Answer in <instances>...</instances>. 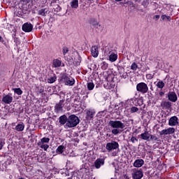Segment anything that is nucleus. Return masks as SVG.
Segmentation results:
<instances>
[{"instance_id":"1","label":"nucleus","mask_w":179,"mask_h":179,"mask_svg":"<svg viewBox=\"0 0 179 179\" xmlns=\"http://www.w3.org/2000/svg\"><path fill=\"white\" fill-rule=\"evenodd\" d=\"M108 125L113 128L111 131L113 135H118V134H121L122 132L121 129L125 128V124L120 120H110Z\"/></svg>"},{"instance_id":"2","label":"nucleus","mask_w":179,"mask_h":179,"mask_svg":"<svg viewBox=\"0 0 179 179\" xmlns=\"http://www.w3.org/2000/svg\"><path fill=\"white\" fill-rule=\"evenodd\" d=\"M79 122H80V120H79L78 116L75 115H71L68 117V122L66 123V127L68 128H74V127H76Z\"/></svg>"},{"instance_id":"3","label":"nucleus","mask_w":179,"mask_h":179,"mask_svg":"<svg viewBox=\"0 0 179 179\" xmlns=\"http://www.w3.org/2000/svg\"><path fill=\"white\" fill-rule=\"evenodd\" d=\"M60 82H62V83H64L66 86H73V85H75V80L69 77L66 74L61 76Z\"/></svg>"},{"instance_id":"4","label":"nucleus","mask_w":179,"mask_h":179,"mask_svg":"<svg viewBox=\"0 0 179 179\" xmlns=\"http://www.w3.org/2000/svg\"><path fill=\"white\" fill-rule=\"evenodd\" d=\"M131 177L134 179H141L143 177V171L136 168L131 169Z\"/></svg>"},{"instance_id":"5","label":"nucleus","mask_w":179,"mask_h":179,"mask_svg":"<svg viewBox=\"0 0 179 179\" xmlns=\"http://www.w3.org/2000/svg\"><path fill=\"white\" fill-rule=\"evenodd\" d=\"M136 90L137 92H140L145 94V93H148L149 90V87H148V85L145 83H140L136 85Z\"/></svg>"},{"instance_id":"6","label":"nucleus","mask_w":179,"mask_h":179,"mask_svg":"<svg viewBox=\"0 0 179 179\" xmlns=\"http://www.w3.org/2000/svg\"><path fill=\"white\" fill-rule=\"evenodd\" d=\"M120 148V145L116 141H111L110 143H108L106 145V149L108 152H112L113 150H115V149H118Z\"/></svg>"},{"instance_id":"7","label":"nucleus","mask_w":179,"mask_h":179,"mask_svg":"<svg viewBox=\"0 0 179 179\" xmlns=\"http://www.w3.org/2000/svg\"><path fill=\"white\" fill-rule=\"evenodd\" d=\"M176 132V129L173 127H169L166 129H163L162 131H159V135H172V134H174Z\"/></svg>"},{"instance_id":"8","label":"nucleus","mask_w":179,"mask_h":179,"mask_svg":"<svg viewBox=\"0 0 179 179\" xmlns=\"http://www.w3.org/2000/svg\"><path fill=\"white\" fill-rule=\"evenodd\" d=\"M65 99H62L59 101L58 103H57L55 106V113H61L62 111V108H64V103Z\"/></svg>"},{"instance_id":"9","label":"nucleus","mask_w":179,"mask_h":179,"mask_svg":"<svg viewBox=\"0 0 179 179\" xmlns=\"http://www.w3.org/2000/svg\"><path fill=\"white\" fill-rule=\"evenodd\" d=\"M168 99L169 101H172V103H176L177 100H178V97L177 96V94L174 92H169L168 93Z\"/></svg>"},{"instance_id":"10","label":"nucleus","mask_w":179,"mask_h":179,"mask_svg":"<svg viewBox=\"0 0 179 179\" xmlns=\"http://www.w3.org/2000/svg\"><path fill=\"white\" fill-rule=\"evenodd\" d=\"M178 117H177V116H173L169 120V127H176L178 125Z\"/></svg>"},{"instance_id":"11","label":"nucleus","mask_w":179,"mask_h":179,"mask_svg":"<svg viewBox=\"0 0 179 179\" xmlns=\"http://www.w3.org/2000/svg\"><path fill=\"white\" fill-rule=\"evenodd\" d=\"M22 30L25 31V33H30V31L33 30V24L29 22L24 23L22 25Z\"/></svg>"},{"instance_id":"12","label":"nucleus","mask_w":179,"mask_h":179,"mask_svg":"<svg viewBox=\"0 0 179 179\" xmlns=\"http://www.w3.org/2000/svg\"><path fill=\"white\" fill-rule=\"evenodd\" d=\"M104 159L103 158H98L94 163V166L95 167V169H100V167H101V166H104Z\"/></svg>"},{"instance_id":"13","label":"nucleus","mask_w":179,"mask_h":179,"mask_svg":"<svg viewBox=\"0 0 179 179\" xmlns=\"http://www.w3.org/2000/svg\"><path fill=\"white\" fill-rule=\"evenodd\" d=\"M85 111H86V118L90 121L91 120H93V117L96 114V112L94 111V110L89 109V110H86Z\"/></svg>"},{"instance_id":"14","label":"nucleus","mask_w":179,"mask_h":179,"mask_svg":"<svg viewBox=\"0 0 179 179\" xmlns=\"http://www.w3.org/2000/svg\"><path fill=\"white\" fill-rule=\"evenodd\" d=\"M141 139H143V141H147L149 142L150 141V134H149V131H145L144 133L141 134L140 135Z\"/></svg>"},{"instance_id":"15","label":"nucleus","mask_w":179,"mask_h":179,"mask_svg":"<svg viewBox=\"0 0 179 179\" xmlns=\"http://www.w3.org/2000/svg\"><path fill=\"white\" fill-rule=\"evenodd\" d=\"M145 164V161L143 159H136L133 164L134 167L139 168L142 167Z\"/></svg>"},{"instance_id":"16","label":"nucleus","mask_w":179,"mask_h":179,"mask_svg":"<svg viewBox=\"0 0 179 179\" xmlns=\"http://www.w3.org/2000/svg\"><path fill=\"white\" fill-rule=\"evenodd\" d=\"M161 107H162V108H166V110H170V108H171V102L164 101L161 103Z\"/></svg>"},{"instance_id":"17","label":"nucleus","mask_w":179,"mask_h":179,"mask_svg":"<svg viewBox=\"0 0 179 179\" xmlns=\"http://www.w3.org/2000/svg\"><path fill=\"white\" fill-rule=\"evenodd\" d=\"M92 57L97 58L99 57V48L97 46H93L91 49Z\"/></svg>"},{"instance_id":"18","label":"nucleus","mask_w":179,"mask_h":179,"mask_svg":"<svg viewBox=\"0 0 179 179\" xmlns=\"http://www.w3.org/2000/svg\"><path fill=\"white\" fill-rule=\"evenodd\" d=\"M3 101L6 104H10V103L13 101V98L10 96V95H6L4 97H3Z\"/></svg>"},{"instance_id":"19","label":"nucleus","mask_w":179,"mask_h":179,"mask_svg":"<svg viewBox=\"0 0 179 179\" xmlns=\"http://www.w3.org/2000/svg\"><path fill=\"white\" fill-rule=\"evenodd\" d=\"M117 58H118V55L114 52L109 53V61H110V62H115V60L117 59Z\"/></svg>"},{"instance_id":"20","label":"nucleus","mask_w":179,"mask_h":179,"mask_svg":"<svg viewBox=\"0 0 179 179\" xmlns=\"http://www.w3.org/2000/svg\"><path fill=\"white\" fill-rule=\"evenodd\" d=\"M59 122L62 124V125H64V124H66L68 122V117L66 115H64L59 117Z\"/></svg>"},{"instance_id":"21","label":"nucleus","mask_w":179,"mask_h":179,"mask_svg":"<svg viewBox=\"0 0 179 179\" xmlns=\"http://www.w3.org/2000/svg\"><path fill=\"white\" fill-rule=\"evenodd\" d=\"M70 5L73 9H78V8L79 7V1L72 0L70 3Z\"/></svg>"},{"instance_id":"22","label":"nucleus","mask_w":179,"mask_h":179,"mask_svg":"<svg viewBox=\"0 0 179 179\" xmlns=\"http://www.w3.org/2000/svg\"><path fill=\"white\" fill-rule=\"evenodd\" d=\"M62 64V62L58 59H55L52 62L54 68H59Z\"/></svg>"},{"instance_id":"23","label":"nucleus","mask_w":179,"mask_h":179,"mask_svg":"<svg viewBox=\"0 0 179 179\" xmlns=\"http://www.w3.org/2000/svg\"><path fill=\"white\" fill-rule=\"evenodd\" d=\"M37 145L41 148V149H43L45 151H47V149L50 148L48 144H45L44 143H41L40 141L38 142Z\"/></svg>"},{"instance_id":"24","label":"nucleus","mask_w":179,"mask_h":179,"mask_svg":"<svg viewBox=\"0 0 179 179\" xmlns=\"http://www.w3.org/2000/svg\"><path fill=\"white\" fill-rule=\"evenodd\" d=\"M24 129V124L23 123L19 124L15 127V131L20 132Z\"/></svg>"},{"instance_id":"25","label":"nucleus","mask_w":179,"mask_h":179,"mask_svg":"<svg viewBox=\"0 0 179 179\" xmlns=\"http://www.w3.org/2000/svg\"><path fill=\"white\" fill-rule=\"evenodd\" d=\"M64 150H65V146L64 145H59L57 150H56V152L57 153H58L59 155H61L62 153H64Z\"/></svg>"},{"instance_id":"26","label":"nucleus","mask_w":179,"mask_h":179,"mask_svg":"<svg viewBox=\"0 0 179 179\" xmlns=\"http://www.w3.org/2000/svg\"><path fill=\"white\" fill-rule=\"evenodd\" d=\"M48 10H46V8H42L38 10V15L41 16H47V13Z\"/></svg>"},{"instance_id":"27","label":"nucleus","mask_w":179,"mask_h":179,"mask_svg":"<svg viewBox=\"0 0 179 179\" xmlns=\"http://www.w3.org/2000/svg\"><path fill=\"white\" fill-rule=\"evenodd\" d=\"M80 62H82V57L78 55L77 57V60L74 61L75 66H79V65H80Z\"/></svg>"},{"instance_id":"28","label":"nucleus","mask_w":179,"mask_h":179,"mask_svg":"<svg viewBox=\"0 0 179 179\" xmlns=\"http://www.w3.org/2000/svg\"><path fill=\"white\" fill-rule=\"evenodd\" d=\"M14 93H16L18 96L23 94V91L20 88H13Z\"/></svg>"},{"instance_id":"29","label":"nucleus","mask_w":179,"mask_h":179,"mask_svg":"<svg viewBox=\"0 0 179 179\" xmlns=\"http://www.w3.org/2000/svg\"><path fill=\"white\" fill-rule=\"evenodd\" d=\"M157 87H158V89H163V87H164L165 84L163 81H159L157 84H156Z\"/></svg>"},{"instance_id":"30","label":"nucleus","mask_w":179,"mask_h":179,"mask_svg":"<svg viewBox=\"0 0 179 179\" xmlns=\"http://www.w3.org/2000/svg\"><path fill=\"white\" fill-rule=\"evenodd\" d=\"M92 26H94L95 29H98L99 30H100V27H101V26L99 24V22H97V21H94L92 22Z\"/></svg>"},{"instance_id":"31","label":"nucleus","mask_w":179,"mask_h":179,"mask_svg":"<svg viewBox=\"0 0 179 179\" xmlns=\"http://www.w3.org/2000/svg\"><path fill=\"white\" fill-rule=\"evenodd\" d=\"M94 89V83H87V90H93Z\"/></svg>"},{"instance_id":"32","label":"nucleus","mask_w":179,"mask_h":179,"mask_svg":"<svg viewBox=\"0 0 179 179\" xmlns=\"http://www.w3.org/2000/svg\"><path fill=\"white\" fill-rule=\"evenodd\" d=\"M139 111V108L135 106H132L130 110V113H138Z\"/></svg>"},{"instance_id":"33","label":"nucleus","mask_w":179,"mask_h":179,"mask_svg":"<svg viewBox=\"0 0 179 179\" xmlns=\"http://www.w3.org/2000/svg\"><path fill=\"white\" fill-rule=\"evenodd\" d=\"M161 19H162V20H169V22H170V20H171V17L170 16H167L166 15H162Z\"/></svg>"},{"instance_id":"34","label":"nucleus","mask_w":179,"mask_h":179,"mask_svg":"<svg viewBox=\"0 0 179 179\" xmlns=\"http://www.w3.org/2000/svg\"><path fill=\"white\" fill-rule=\"evenodd\" d=\"M55 80H57L56 76H53V77H51L50 78L48 79V83H54V82H55Z\"/></svg>"},{"instance_id":"35","label":"nucleus","mask_w":179,"mask_h":179,"mask_svg":"<svg viewBox=\"0 0 179 179\" xmlns=\"http://www.w3.org/2000/svg\"><path fill=\"white\" fill-rule=\"evenodd\" d=\"M39 142H41L42 143H48V142H50V138L44 137V138H41V141H39Z\"/></svg>"},{"instance_id":"36","label":"nucleus","mask_w":179,"mask_h":179,"mask_svg":"<svg viewBox=\"0 0 179 179\" xmlns=\"http://www.w3.org/2000/svg\"><path fill=\"white\" fill-rule=\"evenodd\" d=\"M131 69L132 71H136V69H138V64H136V63L134 62L131 65Z\"/></svg>"},{"instance_id":"37","label":"nucleus","mask_w":179,"mask_h":179,"mask_svg":"<svg viewBox=\"0 0 179 179\" xmlns=\"http://www.w3.org/2000/svg\"><path fill=\"white\" fill-rule=\"evenodd\" d=\"M150 141H159V138L155 135L150 134Z\"/></svg>"},{"instance_id":"38","label":"nucleus","mask_w":179,"mask_h":179,"mask_svg":"<svg viewBox=\"0 0 179 179\" xmlns=\"http://www.w3.org/2000/svg\"><path fill=\"white\" fill-rule=\"evenodd\" d=\"M3 146H5V140L0 139V150H2Z\"/></svg>"},{"instance_id":"39","label":"nucleus","mask_w":179,"mask_h":179,"mask_svg":"<svg viewBox=\"0 0 179 179\" xmlns=\"http://www.w3.org/2000/svg\"><path fill=\"white\" fill-rule=\"evenodd\" d=\"M130 141L132 142V143H135V142H138V138H136L135 136H132Z\"/></svg>"},{"instance_id":"40","label":"nucleus","mask_w":179,"mask_h":179,"mask_svg":"<svg viewBox=\"0 0 179 179\" xmlns=\"http://www.w3.org/2000/svg\"><path fill=\"white\" fill-rule=\"evenodd\" d=\"M69 51V50H68V48H63V54H64V55H66Z\"/></svg>"},{"instance_id":"41","label":"nucleus","mask_w":179,"mask_h":179,"mask_svg":"<svg viewBox=\"0 0 179 179\" xmlns=\"http://www.w3.org/2000/svg\"><path fill=\"white\" fill-rule=\"evenodd\" d=\"M142 5H143V6H144L145 8H148V2H146V1H143V2L142 3Z\"/></svg>"},{"instance_id":"42","label":"nucleus","mask_w":179,"mask_h":179,"mask_svg":"<svg viewBox=\"0 0 179 179\" xmlns=\"http://www.w3.org/2000/svg\"><path fill=\"white\" fill-rule=\"evenodd\" d=\"M154 19H156V20H159V19H160V15H155Z\"/></svg>"},{"instance_id":"43","label":"nucleus","mask_w":179,"mask_h":179,"mask_svg":"<svg viewBox=\"0 0 179 179\" xmlns=\"http://www.w3.org/2000/svg\"><path fill=\"white\" fill-rule=\"evenodd\" d=\"M87 3L90 5V3H93V2H94V0H87Z\"/></svg>"},{"instance_id":"44","label":"nucleus","mask_w":179,"mask_h":179,"mask_svg":"<svg viewBox=\"0 0 179 179\" xmlns=\"http://www.w3.org/2000/svg\"><path fill=\"white\" fill-rule=\"evenodd\" d=\"M159 96H160L161 97H163V96H164V92H160L159 93Z\"/></svg>"},{"instance_id":"45","label":"nucleus","mask_w":179,"mask_h":179,"mask_svg":"<svg viewBox=\"0 0 179 179\" xmlns=\"http://www.w3.org/2000/svg\"><path fill=\"white\" fill-rule=\"evenodd\" d=\"M121 76H122L124 79H127V73L122 74Z\"/></svg>"},{"instance_id":"46","label":"nucleus","mask_w":179,"mask_h":179,"mask_svg":"<svg viewBox=\"0 0 179 179\" xmlns=\"http://www.w3.org/2000/svg\"><path fill=\"white\" fill-rule=\"evenodd\" d=\"M22 2H31V0H21Z\"/></svg>"},{"instance_id":"47","label":"nucleus","mask_w":179,"mask_h":179,"mask_svg":"<svg viewBox=\"0 0 179 179\" xmlns=\"http://www.w3.org/2000/svg\"><path fill=\"white\" fill-rule=\"evenodd\" d=\"M103 65L104 66H106V65H107V63H106V62H103Z\"/></svg>"},{"instance_id":"48","label":"nucleus","mask_w":179,"mask_h":179,"mask_svg":"<svg viewBox=\"0 0 179 179\" xmlns=\"http://www.w3.org/2000/svg\"><path fill=\"white\" fill-rule=\"evenodd\" d=\"M79 2L80 3H83V0H80Z\"/></svg>"},{"instance_id":"49","label":"nucleus","mask_w":179,"mask_h":179,"mask_svg":"<svg viewBox=\"0 0 179 179\" xmlns=\"http://www.w3.org/2000/svg\"><path fill=\"white\" fill-rule=\"evenodd\" d=\"M116 1V2H120V1H122V0H115Z\"/></svg>"},{"instance_id":"50","label":"nucleus","mask_w":179,"mask_h":179,"mask_svg":"<svg viewBox=\"0 0 179 179\" xmlns=\"http://www.w3.org/2000/svg\"><path fill=\"white\" fill-rule=\"evenodd\" d=\"M177 93H178V96L179 97V90L177 92Z\"/></svg>"},{"instance_id":"51","label":"nucleus","mask_w":179,"mask_h":179,"mask_svg":"<svg viewBox=\"0 0 179 179\" xmlns=\"http://www.w3.org/2000/svg\"><path fill=\"white\" fill-rule=\"evenodd\" d=\"M111 179H115V178H112Z\"/></svg>"},{"instance_id":"52","label":"nucleus","mask_w":179,"mask_h":179,"mask_svg":"<svg viewBox=\"0 0 179 179\" xmlns=\"http://www.w3.org/2000/svg\"><path fill=\"white\" fill-rule=\"evenodd\" d=\"M98 1H99V0H96V3H97Z\"/></svg>"},{"instance_id":"53","label":"nucleus","mask_w":179,"mask_h":179,"mask_svg":"<svg viewBox=\"0 0 179 179\" xmlns=\"http://www.w3.org/2000/svg\"><path fill=\"white\" fill-rule=\"evenodd\" d=\"M0 40H1V36H0Z\"/></svg>"}]
</instances>
